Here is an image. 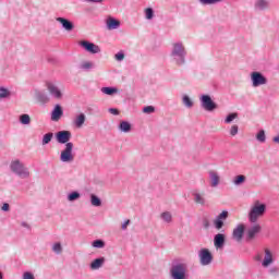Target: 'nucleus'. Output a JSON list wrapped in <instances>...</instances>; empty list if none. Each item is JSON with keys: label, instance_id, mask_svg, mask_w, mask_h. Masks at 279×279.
I'll return each instance as SVG.
<instances>
[{"label": "nucleus", "instance_id": "1", "mask_svg": "<svg viewBox=\"0 0 279 279\" xmlns=\"http://www.w3.org/2000/svg\"><path fill=\"white\" fill-rule=\"evenodd\" d=\"M71 131H59L56 133L57 143L65 145V148L61 151V162H73L75 156H73V143L71 141Z\"/></svg>", "mask_w": 279, "mask_h": 279}, {"label": "nucleus", "instance_id": "2", "mask_svg": "<svg viewBox=\"0 0 279 279\" xmlns=\"http://www.w3.org/2000/svg\"><path fill=\"white\" fill-rule=\"evenodd\" d=\"M170 56L172 60L175 62L177 66H182L183 64H186V48L184 47V44H173Z\"/></svg>", "mask_w": 279, "mask_h": 279}, {"label": "nucleus", "instance_id": "3", "mask_svg": "<svg viewBox=\"0 0 279 279\" xmlns=\"http://www.w3.org/2000/svg\"><path fill=\"white\" fill-rule=\"evenodd\" d=\"M171 279H189V265L182 262H174L170 267Z\"/></svg>", "mask_w": 279, "mask_h": 279}, {"label": "nucleus", "instance_id": "4", "mask_svg": "<svg viewBox=\"0 0 279 279\" xmlns=\"http://www.w3.org/2000/svg\"><path fill=\"white\" fill-rule=\"evenodd\" d=\"M265 213H267V205L260 203V201H255L248 213V221L256 223L260 217L265 216Z\"/></svg>", "mask_w": 279, "mask_h": 279}, {"label": "nucleus", "instance_id": "5", "mask_svg": "<svg viewBox=\"0 0 279 279\" xmlns=\"http://www.w3.org/2000/svg\"><path fill=\"white\" fill-rule=\"evenodd\" d=\"M10 169L12 173H15V175H19V178H22L23 180L29 178V170L19 159L11 161Z\"/></svg>", "mask_w": 279, "mask_h": 279}, {"label": "nucleus", "instance_id": "6", "mask_svg": "<svg viewBox=\"0 0 279 279\" xmlns=\"http://www.w3.org/2000/svg\"><path fill=\"white\" fill-rule=\"evenodd\" d=\"M199 263L203 267H206L213 263V253L208 248H201L198 252Z\"/></svg>", "mask_w": 279, "mask_h": 279}, {"label": "nucleus", "instance_id": "7", "mask_svg": "<svg viewBox=\"0 0 279 279\" xmlns=\"http://www.w3.org/2000/svg\"><path fill=\"white\" fill-rule=\"evenodd\" d=\"M251 82L254 88H258V86H265L267 84V77L260 72H252Z\"/></svg>", "mask_w": 279, "mask_h": 279}, {"label": "nucleus", "instance_id": "8", "mask_svg": "<svg viewBox=\"0 0 279 279\" xmlns=\"http://www.w3.org/2000/svg\"><path fill=\"white\" fill-rule=\"evenodd\" d=\"M201 106L204 108V110H207V112H213V110H217V104L213 101V98H210L209 95H203L201 97Z\"/></svg>", "mask_w": 279, "mask_h": 279}, {"label": "nucleus", "instance_id": "9", "mask_svg": "<svg viewBox=\"0 0 279 279\" xmlns=\"http://www.w3.org/2000/svg\"><path fill=\"white\" fill-rule=\"evenodd\" d=\"M263 230V227H260V225L255 223L252 227H250L246 230V241H254V239H256L257 234H260Z\"/></svg>", "mask_w": 279, "mask_h": 279}, {"label": "nucleus", "instance_id": "10", "mask_svg": "<svg viewBox=\"0 0 279 279\" xmlns=\"http://www.w3.org/2000/svg\"><path fill=\"white\" fill-rule=\"evenodd\" d=\"M243 234H245V225H238V227L233 229L232 239L238 243H241L243 241Z\"/></svg>", "mask_w": 279, "mask_h": 279}, {"label": "nucleus", "instance_id": "11", "mask_svg": "<svg viewBox=\"0 0 279 279\" xmlns=\"http://www.w3.org/2000/svg\"><path fill=\"white\" fill-rule=\"evenodd\" d=\"M81 47H84L85 51H88V53H101V48L90 41H81Z\"/></svg>", "mask_w": 279, "mask_h": 279}, {"label": "nucleus", "instance_id": "12", "mask_svg": "<svg viewBox=\"0 0 279 279\" xmlns=\"http://www.w3.org/2000/svg\"><path fill=\"white\" fill-rule=\"evenodd\" d=\"M214 245L216 250H222V247L226 245V234L217 233L214 236Z\"/></svg>", "mask_w": 279, "mask_h": 279}, {"label": "nucleus", "instance_id": "13", "mask_svg": "<svg viewBox=\"0 0 279 279\" xmlns=\"http://www.w3.org/2000/svg\"><path fill=\"white\" fill-rule=\"evenodd\" d=\"M47 88H48L49 94L52 97H54V99H60L62 97V92L56 84L48 83Z\"/></svg>", "mask_w": 279, "mask_h": 279}, {"label": "nucleus", "instance_id": "14", "mask_svg": "<svg viewBox=\"0 0 279 279\" xmlns=\"http://www.w3.org/2000/svg\"><path fill=\"white\" fill-rule=\"evenodd\" d=\"M56 21L62 25L65 32H73V29H75V25L73 24V22L64 17H57Z\"/></svg>", "mask_w": 279, "mask_h": 279}, {"label": "nucleus", "instance_id": "15", "mask_svg": "<svg viewBox=\"0 0 279 279\" xmlns=\"http://www.w3.org/2000/svg\"><path fill=\"white\" fill-rule=\"evenodd\" d=\"M62 114H64V111L62 110V106L56 105L51 113V121H60V119L62 118Z\"/></svg>", "mask_w": 279, "mask_h": 279}, {"label": "nucleus", "instance_id": "16", "mask_svg": "<svg viewBox=\"0 0 279 279\" xmlns=\"http://www.w3.org/2000/svg\"><path fill=\"white\" fill-rule=\"evenodd\" d=\"M274 263V254H271V251L269 248H265V257L262 262L263 267H269Z\"/></svg>", "mask_w": 279, "mask_h": 279}, {"label": "nucleus", "instance_id": "17", "mask_svg": "<svg viewBox=\"0 0 279 279\" xmlns=\"http://www.w3.org/2000/svg\"><path fill=\"white\" fill-rule=\"evenodd\" d=\"M35 99L38 104H49V96L45 92L36 90Z\"/></svg>", "mask_w": 279, "mask_h": 279}, {"label": "nucleus", "instance_id": "18", "mask_svg": "<svg viewBox=\"0 0 279 279\" xmlns=\"http://www.w3.org/2000/svg\"><path fill=\"white\" fill-rule=\"evenodd\" d=\"M85 123H86V114L85 113H80L73 120V125L77 129L84 128Z\"/></svg>", "mask_w": 279, "mask_h": 279}, {"label": "nucleus", "instance_id": "19", "mask_svg": "<svg viewBox=\"0 0 279 279\" xmlns=\"http://www.w3.org/2000/svg\"><path fill=\"white\" fill-rule=\"evenodd\" d=\"M104 263H106V257L96 258L90 263V269L97 270L104 267Z\"/></svg>", "mask_w": 279, "mask_h": 279}, {"label": "nucleus", "instance_id": "20", "mask_svg": "<svg viewBox=\"0 0 279 279\" xmlns=\"http://www.w3.org/2000/svg\"><path fill=\"white\" fill-rule=\"evenodd\" d=\"M205 193H193L195 204H199L201 206H206V197Z\"/></svg>", "mask_w": 279, "mask_h": 279}, {"label": "nucleus", "instance_id": "21", "mask_svg": "<svg viewBox=\"0 0 279 279\" xmlns=\"http://www.w3.org/2000/svg\"><path fill=\"white\" fill-rule=\"evenodd\" d=\"M120 25H121V22H119L114 17H109L107 20V27H108V29H118V27H120Z\"/></svg>", "mask_w": 279, "mask_h": 279}, {"label": "nucleus", "instance_id": "22", "mask_svg": "<svg viewBox=\"0 0 279 279\" xmlns=\"http://www.w3.org/2000/svg\"><path fill=\"white\" fill-rule=\"evenodd\" d=\"M119 130L120 132H124V134H128V132L132 131V124H130V122L128 121H122L119 124Z\"/></svg>", "mask_w": 279, "mask_h": 279}, {"label": "nucleus", "instance_id": "23", "mask_svg": "<svg viewBox=\"0 0 279 279\" xmlns=\"http://www.w3.org/2000/svg\"><path fill=\"white\" fill-rule=\"evenodd\" d=\"M209 178L211 180V186H219V174L216 171H209Z\"/></svg>", "mask_w": 279, "mask_h": 279}, {"label": "nucleus", "instance_id": "24", "mask_svg": "<svg viewBox=\"0 0 279 279\" xmlns=\"http://www.w3.org/2000/svg\"><path fill=\"white\" fill-rule=\"evenodd\" d=\"M269 2L267 0H257L255 2V10H267Z\"/></svg>", "mask_w": 279, "mask_h": 279}, {"label": "nucleus", "instance_id": "25", "mask_svg": "<svg viewBox=\"0 0 279 279\" xmlns=\"http://www.w3.org/2000/svg\"><path fill=\"white\" fill-rule=\"evenodd\" d=\"M53 141V133H46L41 140V145H49Z\"/></svg>", "mask_w": 279, "mask_h": 279}, {"label": "nucleus", "instance_id": "26", "mask_svg": "<svg viewBox=\"0 0 279 279\" xmlns=\"http://www.w3.org/2000/svg\"><path fill=\"white\" fill-rule=\"evenodd\" d=\"M101 93L105 95H114L119 93V89L117 87H102Z\"/></svg>", "mask_w": 279, "mask_h": 279}, {"label": "nucleus", "instance_id": "27", "mask_svg": "<svg viewBox=\"0 0 279 279\" xmlns=\"http://www.w3.org/2000/svg\"><path fill=\"white\" fill-rule=\"evenodd\" d=\"M245 180H246L245 175L239 174V175H236V177L233 179V184H234L235 186H241V184L245 183Z\"/></svg>", "mask_w": 279, "mask_h": 279}, {"label": "nucleus", "instance_id": "28", "mask_svg": "<svg viewBox=\"0 0 279 279\" xmlns=\"http://www.w3.org/2000/svg\"><path fill=\"white\" fill-rule=\"evenodd\" d=\"M20 123H22V125H29V123H32V118H29V114L24 113L20 117Z\"/></svg>", "mask_w": 279, "mask_h": 279}, {"label": "nucleus", "instance_id": "29", "mask_svg": "<svg viewBox=\"0 0 279 279\" xmlns=\"http://www.w3.org/2000/svg\"><path fill=\"white\" fill-rule=\"evenodd\" d=\"M90 204H92V206L99 207V206H101V198L98 197V196L95 195V194H92V195H90Z\"/></svg>", "mask_w": 279, "mask_h": 279}, {"label": "nucleus", "instance_id": "30", "mask_svg": "<svg viewBox=\"0 0 279 279\" xmlns=\"http://www.w3.org/2000/svg\"><path fill=\"white\" fill-rule=\"evenodd\" d=\"M160 218L166 222V223H171L173 221V216H171V213L165 211L160 215Z\"/></svg>", "mask_w": 279, "mask_h": 279}, {"label": "nucleus", "instance_id": "31", "mask_svg": "<svg viewBox=\"0 0 279 279\" xmlns=\"http://www.w3.org/2000/svg\"><path fill=\"white\" fill-rule=\"evenodd\" d=\"M256 141H258V143H265V141H267V135L265 134V130H260L256 134Z\"/></svg>", "mask_w": 279, "mask_h": 279}, {"label": "nucleus", "instance_id": "32", "mask_svg": "<svg viewBox=\"0 0 279 279\" xmlns=\"http://www.w3.org/2000/svg\"><path fill=\"white\" fill-rule=\"evenodd\" d=\"M92 245L97 250H104V247H106V242H104V240H96L92 243Z\"/></svg>", "mask_w": 279, "mask_h": 279}, {"label": "nucleus", "instance_id": "33", "mask_svg": "<svg viewBox=\"0 0 279 279\" xmlns=\"http://www.w3.org/2000/svg\"><path fill=\"white\" fill-rule=\"evenodd\" d=\"M202 5H215L223 0H198Z\"/></svg>", "mask_w": 279, "mask_h": 279}, {"label": "nucleus", "instance_id": "34", "mask_svg": "<svg viewBox=\"0 0 279 279\" xmlns=\"http://www.w3.org/2000/svg\"><path fill=\"white\" fill-rule=\"evenodd\" d=\"M11 93L5 87H0V99H8L10 97Z\"/></svg>", "mask_w": 279, "mask_h": 279}, {"label": "nucleus", "instance_id": "35", "mask_svg": "<svg viewBox=\"0 0 279 279\" xmlns=\"http://www.w3.org/2000/svg\"><path fill=\"white\" fill-rule=\"evenodd\" d=\"M182 101L185 108H193V100L191 99V97L185 95L183 96Z\"/></svg>", "mask_w": 279, "mask_h": 279}, {"label": "nucleus", "instance_id": "36", "mask_svg": "<svg viewBox=\"0 0 279 279\" xmlns=\"http://www.w3.org/2000/svg\"><path fill=\"white\" fill-rule=\"evenodd\" d=\"M81 195L80 192H72L68 195L69 202H75L76 199H80Z\"/></svg>", "mask_w": 279, "mask_h": 279}, {"label": "nucleus", "instance_id": "37", "mask_svg": "<svg viewBox=\"0 0 279 279\" xmlns=\"http://www.w3.org/2000/svg\"><path fill=\"white\" fill-rule=\"evenodd\" d=\"M52 252L54 254H62V244L60 242H57L52 245Z\"/></svg>", "mask_w": 279, "mask_h": 279}, {"label": "nucleus", "instance_id": "38", "mask_svg": "<svg viewBox=\"0 0 279 279\" xmlns=\"http://www.w3.org/2000/svg\"><path fill=\"white\" fill-rule=\"evenodd\" d=\"M239 118V113L234 112V113H230L229 116H227V118L225 119V123H232L234 119Z\"/></svg>", "mask_w": 279, "mask_h": 279}, {"label": "nucleus", "instance_id": "39", "mask_svg": "<svg viewBox=\"0 0 279 279\" xmlns=\"http://www.w3.org/2000/svg\"><path fill=\"white\" fill-rule=\"evenodd\" d=\"M93 68V62L90 61H85L81 64V69H83V71H89V69Z\"/></svg>", "mask_w": 279, "mask_h": 279}, {"label": "nucleus", "instance_id": "40", "mask_svg": "<svg viewBox=\"0 0 279 279\" xmlns=\"http://www.w3.org/2000/svg\"><path fill=\"white\" fill-rule=\"evenodd\" d=\"M143 112L145 114H151L153 112H156V108L154 106H146L143 108Z\"/></svg>", "mask_w": 279, "mask_h": 279}, {"label": "nucleus", "instance_id": "41", "mask_svg": "<svg viewBox=\"0 0 279 279\" xmlns=\"http://www.w3.org/2000/svg\"><path fill=\"white\" fill-rule=\"evenodd\" d=\"M214 226H215L216 230H221V228H223V220L216 218L214 220Z\"/></svg>", "mask_w": 279, "mask_h": 279}, {"label": "nucleus", "instance_id": "42", "mask_svg": "<svg viewBox=\"0 0 279 279\" xmlns=\"http://www.w3.org/2000/svg\"><path fill=\"white\" fill-rule=\"evenodd\" d=\"M145 14H146V19L148 21H151V19H154V9L151 8L146 9Z\"/></svg>", "mask_w": 279, "mask_h": 279}, {"label": "nucleus", "instance_id": "43", "mask_svg": "<svg viewBox=\"0 0 279 279\" xmlns=\"http://www.w3.org/2000/svg\"><path fill=\"white\" fill-rule=\"evenodd\" d=\"M231 136H236L239 134V125L233 124L230 129Z\"/></svg>", "mask_w": 279, "mask_h": 279}, {"label": "nucleus", "instance_id": "44", "mask_svg": "<svg viewBox=\"0 0 279 279\" xmlns=\"http://www.w3.org/2000/svg\"><path fill=\"white\" fill-rule=\"evenodd\" d=\"M217 219H220L221 221H226V219H228V211L223 210L221 214L217 216Z\"/></svg>", "mask_w": 279, "mask_h": 279}, {"label": "nucleus", "instance_id": "45", "mask_svg": "<svg viewBox=\"0 0 279 279\" xmlns=\"http://www.w3.org/2000/svg\"><path fill=\"white\" fill-rule=\"evenodd\" d=\"M116 60H118V62H121L122 60L125 59V54L123 52H118L116 56H114Z\"/></svg>", "mask_w": 279, "mask_h": 279}, {"label": "nucleus", "instance_id": "46", "mask_svg": "<svg viewBox=\"0 0 279 279\" xmlns=\"http://www.w3.org/2000/svg\"><path fill=\"white\" fill-rule=\"evenodd\" d=\"M203 227L205 228V230H208L210 228V221L208 220V218L203 219Z\"/></svg>", "mask_w": 279, "mask_h": 279}, {"label": "nucleus", "instance_id": "47", "mask_svg": "<svg viewBox=\"0 0 279 279\" xmlns=\"http://www.w3.org/2000/svg\"><path fill=\"white\" fill-rule=\"evenodd\" d=\"M23 279H35L32 272H24Z\"/></svg>", "mask_w": 279, "mask_h": 279}, {"label": "nucleus", "instance_id": "48", "mask_svg": "<svg viewBox=\"0 0 279 279\" xmlns=\"http://www.w3.org/2000/svg\"><path fill=\"white\" fill-rule=\"evenodd\" d=\"M1 210H3L4 213H8V210H10V204L4 203L1 207Z\"/></svg>", "mask_w": 279, "mask_h": 279}, {"label": "nucleus", "instance_id": "49", "mask_svg": "<svg viewBox=\"0 0 279 279\" xmlns=\"http://www.w3.org/2000/svg\"><path fill=\"white\" fill-rule=\"evenodd\" d=\"M110 114H114L116 117L119 114V109L116 108H109Z\"/></svg>", "mask_w": 279, "mask_h": 279}, {"label": "nucleus", "instance_id": "50", "mask_svg": "<svg viewBox=\"0 0 279 279\" xmlns=\"http://www.w3.org/2000/svg\"><path fill=\"white\" fill-rule=\"evenodd\" d=\"M130 226V220H125L123 223H122V230H128V227Z\"/></svg>", "mask_w": 279, "mask_h": 279}, {"label": "nucleus", "instance_id": "51", "mask_svg": "<svg viewBox=\"0 0 279 279\" xmlns=\"http://www.w3.org/2000/svg\"><path fill=\"white\" fill-rule=\"evenodd\" d=\"M255 260H256L257 263H260V260H263V256H262L260 254H257V255L255 256Z\"/></svg>", "mask_w": 279, "mask_h": 279}, {"label": "nucleus", "instance_id": "52", "mask_svg": "<svg viewBox=\"0 0 279 279\" xmlns=\"http://www.w3.org/2000/svg\"><path fill=\"white\" fill-rule=\"evenodd\" d=\"M88 1L89 3H101L104 0H85Z\"/></svg>", "mask_w": 279, "mask_h": 279}, {"label": "nucleus", "instance_id": "53", "mask_svg": "<svg viewBox=\"0 0 279 279\" xmlns=\"http://www.w3.org/2000/svg\"><path fill=\"white\" fill-rule=\"evenodd\" d=\"M272 141H274L275 143H277V145H279V134H278L277 136H275V137L272 138Z\"/></svg>", "mask_w": 279, "mask_h": 279}, {"label": "nucleus", "instance_id": "54", "mask_svg": "<svg viewBox=\"0 0 279 279\" xmlns=\"http://www.w3.org/2000/svg\"><path fill=\"white\" fill-rule=\"evenodd\" d=\"M23 228H29V225L27 222H22Z\"/></svg>", "mask_w": 279, "mask_h": 279}, {"label": "nucleus", "instance_id": "55", "mask_svg": "<svg viewBox=\"0 0 279 279\" xmlns=\"http://www.w3.org/2000/svg\"><path fill=\"white\" fill-rule=\"evenodd\" d=\"M270 271L271 272L278 271V268H272Z\"/></svg>", "mask_w": 279, "mask_h": 279}, {"label": "nucleus", "instance_id": "56", "mask_svg": "<svg viewBox=\"0 0 279 279\" xmlns=\"http://www.w3.org/2000/svg\"><path fill=\"white\" fill-rule=\"evenodd\" d=\"M0 279H3V274L0 272Z\"/></svg>", "mask_w": 279, "mask_h": 279}]
</instances>
